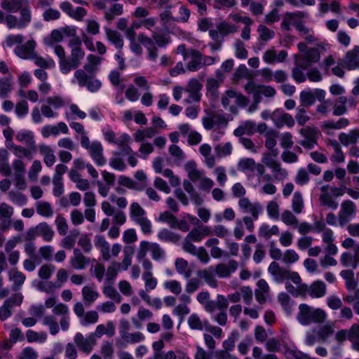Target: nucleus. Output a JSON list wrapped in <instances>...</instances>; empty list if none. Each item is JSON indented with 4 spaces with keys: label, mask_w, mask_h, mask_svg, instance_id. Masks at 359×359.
Wrapping results in <instances>:
<instances>
[{
    "label": "nucleus",
    "mask_w": 359,
    "mask_h": 359,
    "mask_svg": "<svg viewBox=\"0 0 359 359\" xmlns=\"http://www.w3.org/2000/svg\"><path fill=\"white\" fill-rule=\"evenodd\" d=\"M297 320L302 325H309L311 323H323L326 317V313L321 309H315L306 304L299 306Z\"/></svg>",
    "instance_id": "f257e3e1"
},
{
    "label": "nucleus",
    "mask_w": 359,
    "mask_h": 359,
    "mask_svg": "<svg viewBox=\"0 0 359 359\" xmlns=\"http://www.w3.org/2000/svg\"><path fill=\"white\" fill-rule=\"evenodd\" d=\"M74 78L80 87H86L91 93L97 92L101 88L102 83L99 79L95 76L88 75L81 69L76 70Z\"/></svg>",
    "instance_id": "f03ea898"
},
{
    "label": "nucleus",
    "mask_w": 359,
    "mask_h": 359,
    "mask_svg": "<svg viewBox=\"0 0 359 359\" xmlns=\"http://www.w3.org/2000/svg\"><path fill=\"white\" fill-rule=\"evenodd\" d=\"M85 52L82 48H74L71 51L70 57L67 58V62L61 64V72L64 74L69 73L72 70L76 69L83 59Z\"/></svg>",
    "instance_id": "7ed1b4c3"
},
{
    "label": "nucleus",
    "mask_w": 359,
    "mask_h": 359,
    "mask_svg": "<svg viewBox=\"0 0 359 359\" xmlns=\"http://www.w3.org/2000/svg\"><path fill=\"white\" fill-rule=\"evenodd\" d=\"M23 299V296L20 293L13 294L11 297L6 299L3 305L0 307V320H6L12 315L13 307L20 306Z\"/></svg>",
    "instance_id": "20e7f679"
},
{
    "label": "nucleus",
    "mask_w": 359,
    "mask_h": 359,
    "mask_svg": "<svg viewBox=\"0 0 359 359\" xmlns=\"http://www.w3.org/2000/svg\"><path fill=\"white\" fill-rule=\"evenodd\" d=\"M238 207L243 214H250L255 219H258L259 215L263 212V206L260 203H252L246 197L239 198Z\"/></svg>",
    "instance_id": "39448f33"
},
{
    "label": "nucleus",
    "mask_w": 359,
    "mask_h": 359,
    "mask_svg": "<svg viewBox=\"0 0 359 359\" xmlns=\"http://www.w3.org/2000/svg\"><path fill=\"white\" fill-rule=\"evenodd\" d=\"M356 206L355 203L346 200L341 203V210L339 213V222L341 226L347 224L355 215Z\"/></svg>",
    "instance_id": "423d86ee"
},
{
    "label": "nucleus",
    "mask_w": 359,
    "mask_h": 359,
    "mask_svg": "<svg viewBox=\"0 0 359 359\" xmlns=\"http://www.w3.org/2000/svg\"><path fill=\"white\" fill-rule=\"evenodd\" d=\"M60 8L69 17L77 21H81L87 14V11L84 8L76 7L74 8L72 4L67 1L60 3Z\"/></svg>",
    "instance_id": "0eeeda50"
},
{
    "label": "nucleus",
    "mask_w": 359,
    "mask_h": 359,
    "mask_svg": "<svg viewBox=\"0 0 359 359\" xmlns=\"http://www.w3.org/2000/svg\"><path fill=\"white\" fill-rule=\"evenodd\" d=\"M320 55L318 48H309L304 55L299 58L297 64L302 69H307L312 63L318 62L320 60Z\"/></svg>",
    "instance_id": "6e6552de"
},
{
    "label": "nucleus",
    "mask_w": 359,
    "mask_h": 359,
    "mask_svg": "<svg viewBox=\"0 0 359 359\" xmlns=\"http://www.w3.org/2000/svg\"><path fill=\"white\" fill-rule=\"evenodd\" d=\"M271 120L273 121L275 126L278 128H280L284 126L292 128L294 125V120L293 117L290 114L280 110H276L272 114Z\"/></svg>",
    "instance_id": "1a4fd4ad"
},
{
    "label": "nucleus",
    "mask_w": 359,
    "mask_h": 359,
    "mask_svg": "<svg viewBox=\"0 0 359 359\" xmlns=\"http://www.w3.org/2000/svg\"><path fill=\"white\" fill-rule=\"evenodd\" d=\"M263 162L272 170L276 180L282 181L287 178V172L286 169L283 168L280 163L276 159L271 157H265Z\"/></svg>",
    "instance_id": "9d476101"
},
{
    "label": "nucleus",
    "mask_w": 359,
    "mask_h": 359,
    "mask_svg": "<svg viewBox=\"0 0 359 359\" xmlns=\"http://www.w3.org/2000/svg\"><path fill=\"white\" fill-rule=\"evenodd\" d=\"M36 46L34 40H29L26 43L17 46L15 49V53L20 58L25 60H32L35 54L34 49Z\"/></svg>",
    "instance_id": "9b49d317"
},
{
    "label": "nucleus",
    "mask_w": 359,
    "mask_h": 359,
    "mask_svg": "<svg viewBox=\"0 0 359 359\" xmlns=\"http://www.w3.org/2000/svg\"><path fill=\"white\" fill-rule=\"evenodd\" d=\"M74 340L79 350L86 353H89L92 351L93 346L95 344V339L93 335H89L84 338L80 332L76 334Z\"/></svg>",
    "instance_id": "f8f14e48"
},
{
    "label": "nucleus",
    "mask_w": 359,
    "mask_h": 359,
    "mask_svg": "<svg viewBox=\"0 0 359 359\" xmlns=\"http://www.w3.org/2000/svg\"><path fill=\"white\" fill-rule=\"evenodd\" d=\"M138 41L147 48L148 59L155 61L158 57V49L151 38L145 36L144 34H140L138 35Z\"/></svg>",
    "instance_id": "ddd939ff"
},
{
    "label": "nucleus",
    "mask_w": 359,
    "mask_h": 359,
    "mask_svg": "<svg viewBox=\"0 0 359 359\" xmlns=\"http://www.w3.org/2000/svg\"><path fill=\"white\" fill-rule=\"evenodd\" d=\"M88 150L97 165L102 166L106 163V159L103 156V147L100 142H93Z\"/></svg>",
    "instance_id": "4468645a"
},
{
    "label": "nucleus",
    "mask_w": 359,
    "mask_h": 359,
    "mask_svg": "<svg viewBox=\"0 0 359 359\" xmlns=\"http://www.w3.org/2000/svg\"><path fill=\"white\" fill-rule=\"evenodd\" d=\"M90 262L88 257H85L79 249L75 248L73 251V256L70 259L71 266L78 270L86 268Z\"/></svg>",
    "instance_id": "2eb2a0df"
},
{
    "label": "nucleus",
    "mask_w": 359,
    "mask_h": 359,
    "mask_svg": "<svg viewBox=\"0 0 359 359\" xmlns=\"http://www.w3.org/2000/svg\"><path fill=\"white\" fill-rule=\"evenodd\" d=\"M131 142V137L127 133H123L118 137L117 146L119 151L115 153V155L129 156L133 154L132 148L129 144Z\"/></svg>",
    "instance_id": "dca6fc26"
},
{
    "label": "nucleus",
    "mask_w": 359,
    "mask_h": 359,
    "mask_svg": "<svg viewBox=\"0 0 359 359\" xmlns=\"http://www.w3.org/2000/svg\"><path fill=\"white\" fill-rule=\"evenodd\" d=\"M238 268V262L236 260H230L227 264H219L214 269L215 273L219 278H227L236 271Z\"/></svg>",
    "instance_id": "f3484780"
},
{
    "label": "nucleus",
    "mask_w": 359,
    "mask_h": 359,
    "mask_svg": "<svg viewBox=\"0 0 359 359\" xmlns=\"http://www.w3.org/2000/svg\"><path fill=\"white\" fill-rule=\"evenodd\" d=\"M189 53L191 60L187 65V69L190 72H196L202 68V53L194 48H191Z\"/></svg>",
    "instance_id": "a211bd4d"
},
{
    "label": "nucleus",
    "mask_w": 359,
    "mask_h": 359,
    "mask_svg": "<svg viewBox=\"0 0 359 359\" xmlns=\"http://www.w3.org/2000/svg\"><path fill=\"white\" fill-rule=\"evenodd\" d=\"M359 46H355L353 49L346 54L344 67L349 69H355L359 67Z\"/></svg>",
    "instance_id": "6ab92c4d"
},
{
    "label": "nucleus",
    "mask_w": 359,
    "mask_h": 359,
    "mask_svg": "<svg viewBox=\"0 0 359 359\" xmlns=\"http://www.w3.org/2000/svg\"><path fill=\"white\" fill-rule=\"evenodd\" d=\"M95 246L100 250L104 260L110 259L109 244L102 235H96L95 237Z\"/></svg>",
    "instance_id": "aec40b11"
},
{
    "label": "nucleus",
    "mask_w": 359,
    "mask_h": 359,
    "mask_svg": "<svg viewBox=\"0 0 359 359\" xmlns=\"http://www.w3.org/2000/svg\"><path fill=\"white\" fill-rule=\"evenodd\" d=\"M16 140L20 142L25 143L32 150L36 151V142L32 131L25 130L18 131L16 135Z\"/></svg>",
    "instance_id": "412c9836"
},
{
    "label": "nucleus",
    "mask_w": 359,
    "mask_h": 359,
    "mask_svg": "<svg viewBox=\"0 0 359 359\" xmlns=\"http://www.w3.org/2000/svg\"><path fill=\"white\" fill-rule=\"evenodd\" d=\"M359 139V130H351L348 133H341L339 135V142L348 147L351 144H355Z\"/></svg>",
    "instance_id": "4be33fe9"
},
{
    "label": "nucleus",
    "mask_w": 359,
    "mask_h": 359,
    "mask_svg": "<svg viewBox=\"0 0 359 359\" xmlns=\"http://www.w3.org/2000/svg\"><path fill=\"white\" fill-rule=\"evenodd\" d=\"M215 270L212 266L198 271L197 275L198 277L205 280V283L211 287H216L217 282L215 277Z\"/></svg>",
    "instance_id": "5701e85b"
},
{
    "label": "nucleus",
    "mask_w": 359,
    "mask_h": 359,
    "mask_svg": "<svg viewBox=\"0 0 359 359\" xmlns=\"http://www.w3.org/2000/svg\"><path fill=\"white\" fill-rule=\"evenodd\" d=\"M322 193L320 194V202L322 205L328 207L332 210H337L338 208V203L334 201L332 196L327 193V187L323 186L320 188Z\"/></svg>",
    "instance_id": "b1692460"
},
{
    "label": "nucleus",
    "mask_w": 359,
    "mask_h": 359,
    "mask_svg": "<svg viewBox=\"0 0 359 359\" xmlns=\"http://www.w3.org/2000/svg\"><path fill=\"white\" fill-rule=\"evenodd\" d=\"M340 276L345 280V286L348 292L358 286V280L355 278L354 272L352 270H342Z\"/></svg>",
    "instance_id": "393cba45"
},
{
    "label": "nucleus",
    "mask_w": 359,
    "mask_h": 359,
    "mask_svg": "<svg viewBox=\"0 0 359 359\" xmlns=\"http://www.w3.org/2000/svg\"><path fill=\"white\" fill-rule=\"evenodd\" d=\"M326 292V285L321 280L313 283L309 287V293L312 297L320 298L323 297Z\"/></svg>",
    "instance_id": "a878e982"
},
{
    "label": "nucleus",
    "mask_w": 359,
    "mask_h": 359,
    "mask_svg": "<svg viewBox=\"0 0 359 359\" xmlns=\"http://www.w3.org/2000/svg\"><path fill=\"white\" fill-rule=\"evenodd\" d=\"M104 30L107 39L114 44L116 48L121 49L123 46V40L121 34L107 27H105Z\"/></svg>",
    "instance_id": "bb28decb"
},
{
    "label": "nucleus",
    "mask_w": 359,
    "mask_h": 359,
    "mask_svg": "<svg viewBox=\"0 0 359 359\" xmlns=\"http://www.w3.org/2000/svg\"><path fill=\"white\" fill-rule=\"evenodd\" d=\"M299 100L303 108H309L315 103V95L311 89L302 90L299 95Z\"/></svg>",
    "instance_id": "cd10ccee"
},
{
    "label": "nucleus",
    "mask_w": 359,
    "mask_h": 359,
    "mask_svg": "<svg viewBox=\"0 0 359 359\" xmlns=\"http://www.w3.org/2000/svg\"><path fill=\"white\" fill-rule=\"evenodd\" d=\"M157 131L154 128H147L144 129H138L134 134V140L136 142H142L144 139L152 138Z\"/></svg>",
    "instance_id": "c85d7f7f"
},
{
    "label": "nucleus",
    "mask_w": 359,
    "mask_h": 359,
    "mask_svg": "<svg viewBox=\"0 0 359 359\" xmlns=\"http://www.w3.org/2000/svg\"><path fill=\"white\" fill-rule=\"evenodd\" d=\"M19 11H20V20L18 22V29H22L31 22L32 13L29 8V4L23 5Z\"/></svg>",
    "instance_id": "c756f323"
},
{
    "label": "nucleus",
    "mask_w": 359,
    "mask_h": 359,
    "mask_svg": "<svg viewBox=\"0 0 359 359\" xmlns=\"http://www.w3.org/2000/svg\"><path fill=\"white\" fill-rule=\"evenodd\" d=\"M38 236H41L46 241H50L53 237L54 231L46 222H41L36 226Z\"/></svg>",
    "instance_id": "7c9ffc66"
},
{
    "label": "nucleus",
    "mask_w": 359,
    "mask_h": 359,
    "mask_svg": "<svg viewBox=\"0 0 359 359\" xmlns=\"http://www.w3.org/2000/svg\"><path fill=\"white\" fill-rule=\"evenodd\" d=\"M149 251L154 261L164 259L165 257V250L157 243L149 242Z\"/></svg>",
    "instance_id": "2f4dec72"
},
{
    "label": "nucleus",
    "mask_w": 359,
    "mask_h": 359,
    "mask_svg": "<svg viewBox=\"0 0 359 359\" xmlns=\"http://www.w3.org/2000/svg\"><path fill=\"white\" fill-rule=\"evenodd\" d=\"M268 271L278 283L283 282V277L286 269L281 268L277 262H272L268 268Z\"/></svg>",
    "instance_id": "473e14b6"
},
{
    "label": "nucleus",
    "mask_w": 359,
    "mask_h": 359,
    "mask_svg": "<svg viewBox=\"0 0 359 359\" xmlns=\"http://www.w3.org/2000/svg\"><path fill=\"white\" fill-rule=\"evenodd\" d=\"M32 60H33L34 61V64L41 69H52L55 67V61L50 57L44 58L41 56H38L35 53Z\"/></svg>",
    "instance_id": "72a5a7b5"
},
{
    "label": "nucleus",
    "mask_w": 359,
    "mask_h": 359,
    "mask_svg": "<svg viewBox=\"0 0 359 359\" xmlns=\"http://www.w3.org/2000/svg\"><path fill=\"white\" fill-rule=\"evenodd\" d=\"M348 341L353 350L359 352V325H353L349 330Z\"/></svg>",
    "instance_id": "f704fd0d"
},
{
    "label": "nucleus",
    "mask_w": 359,
    "mask_h": 359,
    "mask_svg": "<svg viewBox=\"0 0 359 359\" xmlns=\"http://www.w3.org/2000/svg\"><path fill=\"white\" fill-rule=\"evenodd\" d=\"M158 238L161 241L177 243L180 237L167 229H161L157 234Z\"/></svg>",
    "instance_id": "c9c22d12"
},
{
    "label": "nucleus",
    "mask_w": 359,
    "mask_h": 359,
    "mask_svg": "<svg viewBox=\"0 0 359 359\" xmlns=\"http://www.w3.org/2000/svg\"><path fill=\"white\" fill-rule=\"evenodd\" d=\"M36 212L45 217H50L53 215L50 204L46 201H39L36 203Z\"/></svg>",
    "instance_id": "e433bc0d"
},
{
    "label": "nucleus",
    "mask_w": 359,
    "mask_h": 359,
    "mask_svg": "<svg viewBox=\"0 0 359 359\" xmlns=\"http://www.w3.org/2000/svg\"><path fill=\"white\" fill-rule=\"evenodd\" d=\"M12 78L6 76L0 79V95L2 97H6L12 90Z\"/></svg>",
    "instance_id": "4c0bfd02"
},
{
    "label": "nucleus",
    "mask_w": 359,
    "mask_h": 359,
    "mask_svg": "<svg viewBox=\"0 0 359 359\" xmlns=\"http://www.w3.org/2000/svg\"><path fill=\"white\" fill-rule=\"evenodd\" d=\"M13 149V154L18 158H25L28 161H31L33 158V154L31 149H28L22 146H18L13 144L12 146Z\"/></svg>",
    "instance_id": "58836bf2"
},
{
    "label": "nucleus",
    "mask_w": 359,
    "mask_h": 359,
    "mask_svg": "<svg viewBox=\"0 0 359 359\" xmlns=\"http://www.w3.org/2000/svg\"><path fill=\"white\" fill-rule=\"evenodd\" d=\"M82 294L86 304H92L99 296V293L96 290L91 289L88 286H84L82 288Z\"/></svg>",
    "instance_id": "ea45409f"
},
{
    "label": "nucleus",
    "mask_w": 359,
    "mask_h": 359,
    "mask_svg": "<svg viewBox=\"0 0 359 359\" xmlns=\"http://www.w3.org/2000/svg\"><path fill=\"white\" fill-rule=\"evenodd\" d=\"M123 5L115 3L111 5L108 11L105 12L104 17L107 21H111L116 15H121L123 13Z\"/></svg>",
    "instance_id": "a19ab883"
},
{
    "label": "nucleus",
    "mask_w": 359,
    "mask_h": 359,
    "mask_svg": "<svg viewBox=\"0 0 359 359\" xmlns=\"http://www.w3.org/2000/svg\"><path fill=\"white\" fill-rule=\"evenodd\" d=\"M347 102V99L345 96H340L334 106L333 109V115L334 116H341L346 113L347 109L346 107V104Z\"/></svg>",
    "instance_id": "79ce46f5"
},
{
    "label": "nucleus",
    "mask_w": 359,
    "mask_h": 359,
    "mask_svg": "<svg viewBox=\"0 0 359 359\" xmlns=\"http://www.w3.org/2000/svg\"><path fill=\"white\" fill-rule=\"evenodd\" d=\"M130 210V217L134 222L135 219L144 217L146 214L145 210L136 202L131 203Z\"/></svg>",
    "instance_id": "37998d69"
},
{
    "label": "nucleus",
    "mask_w": 359,
    "mask_h": 359,
    "mask_svg": "<svg viewBox=\"0 0 359 359\" xmlns=\"http://www.w3.org/2000/svg\"><path fill=\"white\" fill-rule=\"evenodd\" d=\"M8 197L12 203L19 206H23L27 203L26 196L20 192H14L13 191H11L8 193Z\"/></svg>",
    "instance_id": "c03bdc74"
},
{
    "label": "nucleus",
    "mask_w": 359,
    "mask_h": 359,
    "mask_svg": "<svg viewBox=\"0 0 359 359\" xmlns=\"http://www.w3.org/2000/svg\"><path fill=\"white\" fill-rule=\"evenodd\" d=\"M292 208L293 211L297 214H299L302 211L304 208V202L302 196L299 191L294 192L293 195L292 200Z\"/></svg>",
    "instance_id": "a18cd8bd"
},
{
    "label": "nucleus",
    "mask_w": 359,
    "mask_h": 359,
    "mask_svg": "<svg viewBox=\"0 0 359 359\" xmlns=\"http://www.w3.org/2000/svg\"><path fill=\"white\" fill-rule=\"evenodd\" d=\"M135 222L140 226L141 230L144 234L149 235L152 233L151 222L146 217L135 219Z\"/></svg>",
    "instance_id": "49530a36"
},
{
    "label": "nucleus",
    "mask_w": 359,
    "mask_h": 359,
    "mask_svg": "<svg viewBox=\"0 0 359 359\" xmlns=\"http://www.w3.org/2000/svg\"><path fill=\"white\" fill-rule=\"evenodd\" d=\"M349 124L348 119L341 118L337 121L332 120L327 121L325 123V126L330 129H341L346 128Z\"/></svg>",
    "instance_id": "de8ad7c7"
},
{
    "label": "nucleus",
    "mask_w": 359,
    "mask_h": 359,
    "mask_svg": "<svg viewBox=\"0 0 359 359\" xmlns=\"http://www.w3.org/2000/svg\"><path fill=\"white\" fill-rule=\"evenodd\" d=\"M121 269V264L119 262H113L108 267L106 274V281L112 282L114 280L118 274V271Z\"/></svg>",
    "instance_id": "09e8293b"
},
{
    "label": "nucleus",
    "mask_w": 359,
    "mask_h": 359,
    "mask_svg": "<svg viewBox=\"0 0 359 359\" xmlns=\"http://www.w3.org/2000/svg\"><path fill=\"white\" fill-rule=\"evenodd\" d=\"M255 168V161L253 158H241L238 164V168L242 172L247 170L252 171Z\"/></svg>",
    "instance_id": "8fccbe9b"
},
{
    "label": "nucleus",
    "mask_w": 359,
    "mask_h": 359,
    "mask_svg": "<svg viewBox=\"0 0 359 359\" xmlns=\"http://www.w3.org/2000/svg\"><path fill=\"white\" fill-rule=\"evenodd\" d=\"M334 332L332 327L330 325H324L321 326L318 330H316V336L319 339L325 341L330 337Z\"/></svg>",
    "instance_id": "3c124183"
},
{
    "label": "nucleus",
    "mask_w": 359,
    "mask_h": 359,
    "mask_svg": "<svg viewBox=\"0 0 359 359\" xmlns=\"http://www.w3.org/2000/svg\"><path fill=\"white\" fill-rule=\"evenodd\" d=\"M187 323L191 330H203V322L197 313H194L191 314L188 318Z\"/></svg>",
    "instance_id": "603ef678"
},
{
    "label": "nucleus",
    "mask_w": 359,
    "mask_h": 359,
    "mask_svg": "<svg viewBox=\"0 0 359 359\" xmlns=\"http://www.w3.org/2000/svg\"><path fill=\"white\" fill-rule=\"evenodd\" d=\"M142 279L145 283V289L147 291L156 288L157 285V280L153 277L152 272H144Z\"/></svg>",
    "instance_id": "864d4df0"
},
{
    "label": "nucleus",
    "mask_w": 359,
    "mask_h": 359,
    "mask_svg": "<svg viewBox=\"0 0 359 359\" xmlns=\"http://www.w3.org/2000/svg\"><path fill=\"white\" fill-rule=\"evenodd\" d=\"M238 337V332L237 331L232 332L231 334L228 337V339L224 340L222 343L224 350H226L229 351H233L235 348V342Z\"/></svg>",
    "instance_id": "5fc2aeb1"
},
{
    "label": "nucleus",
    "mask_w": 359,
    "mask_h": 359,
    "mask_svg": "<svg viewBox=\"0 0 359 359\" xmlns=\"http://www.w3.org/2000/svg\"><path fill=\"white\" fill-rule=\"evenodd\" d=\"M151 39L159 48H165L170 42L169 37L168 36L156 32L153 33Z\"/></svg>",
    "instance_id": "6e6d98bb"
},
{
    "label": "nucleus",
    "mask_w": 359,
    "mask_h": 359,
    "mask_svg": "<svg viewBox=\"0 0 359 359\" xmlns=\"http://www.w3.org/2000/svg\"><path fill=\"white\" fill-rule=\"evenodd\" d=\"M103 293L104 295L115 302L119 303L122 300V297L117 290L111 285L105 286L103 289Z\"/></svg>",
    "instance_id": "4d7b16f0"
},
{
    "label": "nucleus",
    "mask_w": 359,
    "mask_h": 359,
    "mask_svg": "<svg viewBox=\"0 0 359 359\" xmlns=\"http://www.w3.org/2000/svg\"><path fill=\"white\" fill-rule=\"evenodd\" d=\"M169 153L175 158L177 163H180L185 158L183 151L176 144H172L169 147Z\"/></svg>",
    "instance_id": "13d9d810"
},
{
    "label": "nucleus",
    "mask_w": 359,
    "mask_h": 359,
    "mask_svg": "<svg viewBox=\"0 0 359 359\" xmlns=\"http://www.w3.org/2000/svg\"><path fill=\"white\" fill-rule=\"evenodd\" d=\"M226 95H228L229 97L236 98V104L240 107H245L249 103V100L247 97L238 94L234 90H227Z\"/></svg>",
    "instance_id": "bf43d9fd"
},
{
    "label": "nucleus",
    "mask_w": 359,
    "mask_h": 359,
    "mask_svg": "<svg viewBox=\"0 0 359 359\" xmlns=\"http://www.w3.org/2000/svg\"><path fill=\"white\" fill-rule=\"evenodd\" d=\"M159 220L168 223L170 227L175 228L177 225V217L168 211L160 214Z\"/></svg>",
    "instance_id": "052dcab7"
},
{
    "label": "nucleus",
    "mask_w": 359,
    "mask_h": 359,
    "mask_svg": "<svg viewBox=\"0 0 359 359\" xmlns=\"http://www.w3.org/2000/svg\"><path fill=\"white\" fill-rule=\"evenodd\" d=\"M8 275L10 279L13 280L14 285L17 287L22 286L26 279L25 275L19 271H13V273L10 271Z\"/></svg>",
    "instance_id": "680f3d73"
},
{
    "label": "nucleus",
    "mask_w": 359,
    "mask_h": 359,
    "mask_svg": "<svg viewBox=\"0 0 359 359\" xmlns=\"http://www.w3.org/2000/svg\"><path fill=\"white\" fill-rule=\"evenodd\" d=\"M62 287V284L55 283L51 281L49 282H40L38 285V290L46 293H50L55 289Z\"/></svg>",
    "instance_id": "e2e57ef3"
},
{
    "label": "nucleus",
    "mask_w": 359,
    "mask_h": 359,
    "mask_svg": "<svg viewBox=\"0 0 359 359\" xmlns=\"http://www.w3.org/2000/svg\"><path fill=\"white\" fill-rule=\"evenodd\" d=\"M309 176L307 171L304 168H300L298 170L297 175L294 177V182L299 185L306 184L309 182Z\"/></svg>",
    "instance_id": "0e129e2a"
},
{
    "label": "nucleus",
    "mask_w": 359,
    "mask_h": 359,
    "mask_svg": "<svg viewBox=\"0 0 359 359\" xmlns=\"http://www.w3.org/2000/svg\"><path fill=\"white\" fill-rule=\"evenodd\" d=\"M55 224L57 226V230L60 235L65 236L67 234L68 230V224L66 219L62 215L57 216L55 219Z\"/></svg>",
    "instance_id": "69168bd1"
},
{
    "label": "nucleus",
    "mask_w": 359,
    "mask_h": 359,
    "mask_svg": "<svg viewBox=\"0 0 359 359\" xmlns=\"http://www.w3.org/2000/svg\"><path fill=\"white\" fill-rule=\"evenodd\" d=\"M122 339L128 344H135L144 340V336L140 332L128 333Z\"/></svg>",
    "instance_id": "338daca9"
},
{
    "label": "nucleus",
    "mask_w": 359,
    "mask_h": 359,
    "mask_svg": "<svg viewBox=\"0 0 359 359\" xmlns=\"http://www.w3.org/2000/svg\"><path fill=\"white\" fill-rule=\"evenodd\" d=\"M295 119L299 126H304L310 119V117L306 114V108H303L302 107H298L297 108Z\"/></svg>",
    "instance_id": "774afa93"
}]
</instances>
